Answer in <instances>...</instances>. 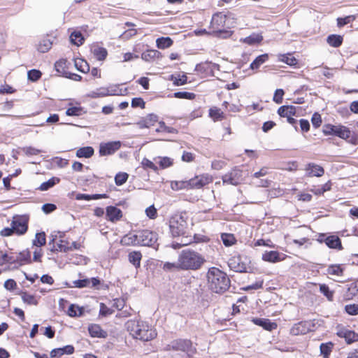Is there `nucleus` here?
Masks as SVG:
<instances>
[{"label": "nucleus", "instance_id": "obj_43", "mask_svg": "<svg viewBox=\"0 0 358 358\" xmlns=\"http://www.w3.org/2000/svg\"><path fill=\"white\" fill-rule=\"evenodd\" d=\"M210 116L215 120H221L223 118V112L217 107H213L209 110Z\"/></svg>", "mask_w": 358, "mask_h": 358}, {"label": "nucleus", "instance_id": "obj_52", "mask_svg": "<svg viewBox=\"0 0 358 358\" xmlns=\"http://www.w3.org/2000/svg\"><path fill=\"white\" fill-rule=\"evenodd\" d=\"M159 52L157 50H151L143 52L141 55L143 59L148 61L150 59L155 58L158 56Z\"/></svg>", "mask_w": 358, "mask_h": 358}, {"label": "nucleus", "instance_id": "obj_55", "mask_svg": "<svg viewBox=\"0 0 358 358\" xmlns=\"http://www.w3.org/2000/svg\"><path fill=\"white\" fill-rule=\"evenodd\" d=\"M82 110L80 107H71L66 110V114L69 116H78L81 115Z\"/></svg>", "mask_w": 358, "mask_h": 358}, {"label": "nucleus", "instance_id": "obj_3", "mask_svg": "<svg viewBox=\"0 0 358 358\" xmlns=\"http://www.w3.org/2000/svg\"><path fill=\"white\" fill-rule=\"evenodd\" d=\"M127 330L135 338L143 341L153 339L157 334L146 322L130 320L127 323Z\"/></svg>", "mask_w": 358, "mask_h": 358}, {"label": "nucleus", "instance_id": "obj_60", "mask_svg": "<svg viewBox=\"0 0 358 358\" xmlns=\"http://www.w3.org/2000/svg\"><path fill=\"white\" fill-rule=\"evenodd\" d=\"M311 122L315 128H318L322 124L321 115L318 113H315L312 116Z\"/></svg>", "mask_w": 358, "mask_h": 358}, {"label": "nucleus", "instance_id": "obj_32", "mask_svg": "<svg viewBox=\"0 0 358 358\" xmlns=\"http://www.w3.org/2000/svg\"><path fill=\"white\" fill-rule=\"evenodd\" d=\"M307 329L303 322H299L294 324L290 329V332L292 335L304 334L306 333Z\"/></svg>", "mask_w": 358, "mask_h": 358}, {"label": "nucleus", "instance_id": "obj_14", "mask_svg": "<svg viewBox=\"0 0 358 358\" xmlns=\"http://www.w3.org/2000/svg\"><path fill=\"white\" fill-rule=\"evenodd\" d=\"M171 347L175 350L189 352L192 349V342L187 339H178L171 343Z\"/></svg>", "mask_w": 358, "mask_h": 358}, {"label": "nucleus", "instance_id": "obj_46", "mask_svg": "<svg viewBox=\"0 0 358 358\" xmlns=\"http://www.w3.org/2000/svg\"><path fill=\"white\" fill-rule=\"evenodd\" d=\"M66 62L67 61L66 59H60L57 61L55 64L56 71L59 73L65 74L66 76L68 73L65 71V69L66 67Z\"/></svg>", "mask_w": 358, "mask_h": 358}, {"label": "nucleus", "instance_id": "obj_64", "mask_svg": "<svg viewBox=\"0 0 358 358\" xmlns=\"http://www.w3.org/2000/svg\"><path fill=\"white\" fill-rule=\"evenodd\" d=\"M131 106L134 108L141 107L145 108V101L141 98H134L131 101Z\"/></svg>", "mask_w": 358, "mask_h": 358}, {"label": "nucleus", "instance_id": "obj_22", "mask_svg": "<svg viewBox=\"0 0 358 358\" xmlns=\"http://www.w3.org/2000/svg\"><path fill=\"white\" fill-rule=\"evenodd\" d=\"M16 262L19 263L20 265L30 264L31 260L29 250H27L20 252L16 257Z\"/></svg>", "mask_w": 358, "mask_h": 358}, {"label": "nucleus", "instance_id": "obj_49", "mask_svg": "<svg viewBox=\"0 0 358 358\" xmlns=\"http://www.w3.org/2000/svg\"><path fill=\"white\" fill-rule=\"evenodd\" d=\"M128 179V174L126 173H119L115 177V182L117 185H123Z\"/></svg>", "mask_w": 358, "mask_h": 358}, {"label": "nucleus", "instance_id": "obj_45", "mask_svg": "<svg viewBox=\"0 0 358 358\" xmlns=\"http://www.w3.org/2000/svg\"><path fill=\"white\" fill-rule=\"evenodd\" d=\"M171 188L173 190H179L182 189H189L188 181H174L171 182Z\"/></svg>", "mask_w": 358, "mask_h": 358}, {"label": "nucleus", "instance_id": "obj_48", "mask_svg": "<svg viewBox=\"0 0 358 358\" xmlns=\"http://www.w3.org/2000/svg\"><path fill=\"white\" fill-rule=\"evenodd\" d=\"M262 37L259 35H252L244 38L243 41L249 45H254L259 43Z\"/></svg>", "mask_w": 358, "mask_h": 358}, {"label": "nucleus", "instance_id": "obj_34", "mask_svg": "<svg viewBox=\"0 0 358 358\" xmlns=\"http://www.w3.org/2000/svg\"><path fill=\"white\" fill-rule=\"evenodd\" d=\"M83 313V308L79 307L75 304H71L68 309V315L70 317L80 316Z\"/></svg>", "mask_w": 358, "mask_h": 358}, {"label": "nucleus", "instance_id": "obj_58", "mask_svg": "<svg viewBox=\"0 0 358 358\" xmlns=\"http://www.w3.org/2000/svg\"><path fill=\"white\" fill-rule=\"evenodd\" d=\"M141 164L144 169L149 168L150 169H152L155 171H157V169H158L157 166L152 162H151L150 160H149L147 158H144L142 160Z\"/></svg>", "mask_w": 358, "mask_h": 358}, {"label": "nucleus", "instance_id": "obj_41", "mask_svg": "<svg viewBox=\"0 0 358 358\" xmlns=\"http://www.w3.org/2000/svg\"><path fill=\"white\" fill-rule=\"evenodd\" d=\"M222 242L225 246H231L234 244L236 238L231 234H222L221 236Z\"/></svg>", "mask_w": 358, "mask_h": 358}, {"label": "nucleus", "instance_id": "obj_61", "mask_svg": "<svg viewBox=\"0 0 358 358\" xmlns=\"http://www.w3.org/2000/svg\"><path fill=\"white\" fill-rule=\"evenodd\" d=\"M284 91L282 89L276 90L273 96V101L276 103H281L282 102V96Z\"/></svg>", "mask_w": 358, "mask_h": 358}, {"label": "nucleus", "instance_id": "obj_51", "mask_svg": "<svg viewBox=\"0 0 358 358\" xmlns=\"http://www.w3.org/2000/svg\"><path fill=\"white\" fill-rule=\"evenodd\" d=\"M94 54L96 55L97 59L103 60L107 56V51L103 48H98L94 49Z\"/></svg>", "mask_w": 358, "mask_h": 358}, {"label": "nucleus", "instance_id": "obj_23", "mask_svg": "<svg viewBox=\"0 0 358 358\" xmlns=\"http://www.w3.org/2000/svg\"><path fill=\"white\" fill-rule=\"evenodd\" d=\"M239 258H233L229 261V266L234 269L236 272H245L247 267L243 263H240Z\"/></svg>", "mask_w": 358, "mask_h": 358}, {"label": "nucleus", "instance_id": "obj_63", "mask_svg": "<svg viewBox=\"0 0 358 358\" xmlns=\"http://www.w3.org/2000/svg\"><path fill=\"white\" fill-rule=\"evenodd\" d=\"M113 310L108 308L104 303L100 304V315L102 316H108L113 314Z\"/></svg>", "mask_w": 358, "mask_h": 358}, {"label": "nucleus", "instance_id": "obj_25", "mask_svg": "<svg viewBox=\"0 0 358 358\" xmlns=\"http://www.w3.org/2000/svg\"><path fill=\"white\" fill-rule=\"evenodd\" d=\"M129 261L136 268H138L141 265V260L142 258V255L138 251H133L130 252L128 255Z\"/></svg>", "mask_w": 358, "mask_h": 358}, {"label": "nucleus", "instance_id": "obj_44", "mask_svg": "<svg viewBox=\"0 0 358 358\" xmlns=\"http://www.w3.org/2000/svg\"><path fill=\"white\" fill-rule=\"evenodd\" d=\"M52 47V42L50 39L43 40L38 45V50L41 52H48Z\"/></svg>", "mask_w": 358, "mask_h": 358}, {"label": "nucleus", "instance_id": "obj_24", "mask_svg": "<svg viewBox=\"0 0 358 358\" xmlns=\"http://www.w3.org/2000/svg\"><path fill=\"white\" fill-rule=\"evenodd\" d=\"M94 150L91 146L83 147L77 150L76 156L79 158H90L94 155Z\"/></svg>", "mask_w": 358, "mask_h": 358}, {"label": "nucleus", "instance_id": "obj_31", "mask_svg": "<svg viewBox=\"0 0 358 358\" xmlns=\"http://www.w3.org/2000/svg\"><path fill=\"white\" fill-rule=\"evenodd\" d=\"M262 259L266 262H275L279 260V253L277 251L266 252L263 254Z\"/></svg>", "mask_w": 358, "mask_h": 358}, {"label": "nucleus", "instance_id": "obj_42", "mask_svg": "<svg viewBox=\"0 0 358 358\" xmlns=\"http://www.w3.org/2000/svg\"><path fill=\"white\" fill-rule=\"evenodd\" d=\"M356 20V15H351L346 16L343 18L338 17L337 19V25L339 27H343L344 25L349 24Z\"/></svg>", "mask_w": 358, "mask_h": 358}, {"label": "nucleus", "instance_id": "obj_7", "mask_svg": "<svg viewBox=\"0 0 358 358\" xmlns=\"http://www.w3.org/2000/svg\"><path fill=\"white\" fill-rule=\"evenodd\" d=\"M223 184L238 185L243 181L242 171L236 168L231 169L222 176Z\"/></svg>", "mask_w": 358, "mask_h": 358}, {"label": "nucleus", "instance_id": "obj_16", "mask_svg": "<svg viewBox=\"0 0 358 358\" xmlns=\"http://www.w3.org/2000/svg\"><path fill=\"white\" fill-rule=\"evenodd\" d=\"M327 272L329 275L334 277V280L337 282H343L341 278L343 277V268L339 264H331L328 266Z\"/></svg>", "mask_w": 358, "mask_h": 358}, {"label": "nucleus", "instance_id": "obj_9", "mask_svg": "<svg viewBox=\"0 0 358 358\" xmlns=\"http://www.w3.org/2000/svg\"><path fill=\"white\" fill-rule=\"evenodd\" d=\"M188 181L189 188L199 189L213 182V178L209 174L197 176Z\"/></svg>", "mask_w": 358, "mask_h": 358}, {"label": "nucleus", "instance_id": "obj_38", "mask_svg": "<svg viewBox=\"0 0 358 358\" xmlns=\"http://www.w3.org/2000/svg\"><path fill=\"white\" fill-rule=\"evenodd\" d=\"M320 291L323 294L329 301H333L334 292L330 290L329 287L325 284L320 285Z\"/></svg>", "mask_w": 358, "mask_h": 358}, {"label": "nucleus", "instance_id": "obj_47", "mask_svg": "<svg viewBox=\"0 0 358 358\" xmlns=\"http://www.w3.org/2000/svg\"><path fill=\"white\" fill-rule=\"evenodd\" d=\"M27 76L29 80L35 82L41 78L42 73L39 70L32 69L28 71Z\"/></svg>", "mask_w": 358, "mask_h": 358}, {"label": "nucleus", "instance_id": "obj_36", "mask_svg": "<svg viewBox=\"0 0 358 358\" xmlns=\"http://www.w3.org/2000/svg\"><path fill=\"white\" fill-rule=\"evenodd\" d=\"M89 333L92 337H102L103 336V330L100 327V326L97 324L90 325L88 328Z\"/></svg>", "mask_w": 358, "mask_h": 358}, {"label": "nucleus", "instance_id": "obj_28", "mask_svg": "<svg viewBox=\"0 0 358 358\" xmlns=\"http://www.w3.org/2000/svg\"><path fill=\"white\" fill-rule=\"evenodd\" d=\"M173 44V41L170 37L158 38L156 41L157 47L159 49L169 48Z\"/></svg>", "mask_w": 358, "mask_h": 358}, {"label": "nucleus", "instance_id": "obj_10", "mask_svg": "<svg viewBox=\"0 0 358 358\" xmlns=\"http://www.w3.org/2000/svg\"><path fill=\"white\" fill-rule=\"evenodd\" d=\"M121 143L120 141H112L106 143H101L99 147L101 156L110 155L120 149Z\"/></svg>", "mask_w": 358, "mask_h": 358}, {"label": "nucleus", "instance_id": "obj_5", "mask_svg": "<svg viewBox=\"0 0 358 358\" xmlns=\"http://www.w3.org/2000/svg\"><path fill=\"white\" fill-rule=\"evenodd\" d=\"M324 133L325 135H335L341 138L347 139L350 138L351 131L348 128L342 125H331L327 124L324 129Z\"/></svg>", "mask_w": 358, "mask_h": 358}, {"label": "nucleus", "instance_id": "obj_17", "mask_svg": "<svg viewBox=\"0 0 358 358\" xmlns=\"http://www.w3.org/2000/svg\"><path fill=\"white\" fill-rule=\"evenodd\" d=\"M320 241L322 242L323 240L320 239ZM324 242L330 248L337 249L339 250L343 249L341 239L337 236H329L324 240Z\"/></svg>", "mask_w": 358, "mask_h": 358}, {"label": "nucleus", "instance_id": "obj_13", "mask_svg": "<svg viewBox=\"0 0 358 358\" xmlns=\"http://www.w3.org/2000/svg\"><path fill=\"white\" fill-rule=\"evenodd\" d=\"M305 171H306V176L308 177H321L324 173V169L321 166L314 163H308L305 167Z\"/></svg>", "mask_w": 358, "mask_h": 358}, {"label": "nucleus", "instance_id": "obj_11", "mask_svg": "<svg viewBox=\"0 0 358 358\" xmlns=\"http://www.w3.org/2000/svg\"><path fill=\"white\" fill-rule=\"evenodd\" d=\"M226 19V15L222 14V13L213 15L210 22L211 27L214 30L221 32L222 29L225 26Z\"/></svg>", "mask_w": 358, "mask_h": 358}, {"label": "nucleus", "instance_id": "obj_35", "mask_svg": "<svg viewBox=\"0 0 358 358\" xmlns=\"http://www.w3.org/2000/svg\"><path fill=\"white\" fill-rule=\"evenodd\" d=\"M320 348V353L323 355V357L329 358V356L332 351L333 344L331 343H322Z\"/></svg>", "mask_w": 358, "mask_h": 358}, {"label": "nucleus", "instance_id": "obj_37", "mask_svg": "<svg viewBox=\"0 0 358 358\" xmlns=\"http://www.w3.org/2000/svg\"><path fill=\"white\" fill-rule=\"evenodd\" d=\"M75 66L78 71L83 73H87L90 71L89 64L83 59L76 60Z\"/></svg>", "mask_w": 358, "mask_h": 358}, {"label": "nucleus", "instance_id": "obj_50", "mask_svg": "<svg viewBox=\"0 0 358 358\" xmlns=\"http://www.w3.org/2000/svg\"><path fill=\"white\" fill-rule=\"evenodd\" d=\"M109 96L122 95V90L119 88V85H113L108 87Z\"/></svg>", "mask_w": 358, "mask_h": 358}, {"label": "nucleus", "instance_id": "obj_19", "mask_svg": "<svg viewBox=\"0 0 358 358\" xmlns=\"http://www.w3.org/2000/svg\"><path fill=\"white\" fill-rule=\"evenodd\" d=\"M254 324L262 327L264 329L271 331L276 329L277 324L271 322L268 319L254 318L252 320Z\"/></svg>", "mask_w": 358, "mask_h": 358}, {"label": "nucleus", "instance_id": "obj_6", "mask_svg": "<svg viewBox=\"0 0 358 358\" xmlns=\"http://www.w3.org/2000/svg\"><path fill=\"white\" fill-rule=\"evenodd\" d=\"M138 245L152 246L157 241V234L149 230H143L137 233Z\"/></svg>", "mask_w": 358, "mask_h": 358}, {"label": "nucleus", "instance_id": "obj_56", "mask_svg": "<svg viewBox=\"0 0 358 358\" xmlns=\"http://www.w3.org/2000/svg\"><path fill=\"white\" fill-rule=\"evenodd\" d=\"M74 287H90V279L78 280L73 282Z\"/></svg>", "mask_w": 358, "mask_h": 358}, {"label": "nucleus", "instance_id": "obj_33", "mask_svg": "<svg viewBox=\"0 0 358 358\" xmlns=\"http://www.w3.org/2000/svg\"><path fill=\"white\" fill-rule=\"evenodd\" d=\"M268 55L264 54L258 56L250 64L251 69H257L263 63L268 59Z\"/></svg>", "mask_w": 358, "mask_h": 358}, {"label": "nucleus", "instance_id": "obj_12", "mask_svg": "<svg viewBox=\"0 0 358 358\" xmlns=\"http://www.w3.org/2000/svg\"><path fill=\"white\" fill-rule=\"evenodd\" d=\"M337 335L340 338H343L348 344L358 341V334L346 328L339 329Z\"/></svg>", "mask_w": 358, "mask_h": 358}, {"label": "nucleus", "instance_id": "obj_4", "mask_svg": "<svg viewBox=\"0 0 358 358\" xmlns=\"http://www.w3.org/2000/svg\"><path fill=\"white\" fill-rule=\"evenodd\" d=\"M169 228L173 237L184 236L188 228L187 217L178 214L173 215L169 220Z\"/></svg>", "mask_w": 358, "mask_h": 358}, {"label": "nucleus", "instance_id": "obj_39", "mask_svg": "<svg viewBox=\"0 0 358 358\" xmlns=\"http://www.w3.org/2000/svg\"><path fill=\"white\" fill-rule=\"evenodd\" d=\"M45 234L44 232L37 233L35 239L33 241V245L41 247L45 244Z\"/></svg>", "mask_w": 358, "mask_h": 358}, {"label": "nucleus", "instance_id": "obj_53", "mask_svg": "<svg viewBox=\"0 0 358 358\" xmlns=\"http://www.w3.org/2000/svg\"><path fill=\"white\" fill-rule=\"evenodd\" d=\"M174 96L179 99H193L195 97V94L187 92H178L174 94Z\"/></svg>", "mask_w": 358, "mask_h": 358}, {"label": "nucleus", "instance_id": "obj_57", "mask_svg": "<svg viewBox=\"0 0 358 358\" xmlns=\"http://www.w3.org/2000/svg\"><path fill=\"white\" fill-rule=\"evenodd\" d=\"M280 60L289 66H294L296 64V59L294 57H291L290 55L281 56Z\"/></svg>", "mask_w": 358, "mask_h": 358}, {"label": "nucleus", "instance_id": "obj_27", "mask_svg": "<svg viewBox=\"0 0 358 358\" xmlns=\"http://www.w3.org/2000/svg\"><path fill=\"white\" fill-rule=\"evenodd\" d=\"M327 41L329 45L338 48L343 43V37L340 35L331 34L327 37Z\"/></svg>", "mask_w": 358, "mask_h": 358}, {"label": "nucleus", "instance_id": "obj_18", "mask_svg": "<svg viewBox=\"0 0 358 358\" xmlns=\"http://www.w3.org/2000/svg\"><path fill=\"white\" fill-rule=\"evenodd\" d=\"M74 352V348L72 345H66L64 348L53 349L50 352V356L52 358H58L64 354L71 355Z\"/></svg>", "mask_w": 358, "mask_h": 358}, {"label": "nucleus", "instance_id": "obj_15", "mask_svg": "<svg viewBox=\"0 0 358 358\" xmlns=\"http://www.w3.org/2000/svg\"><path fill=\"white\" fill-rule=\"evenodd\" d=\"M106 215L108 220L115 222L122 218V212L117 207L110 206L106 208Z\"/></svg>", "mask_w": 358, "mask_h": 358}, {"label": "nucleus", "instance_id": "obj_26", "mask_svg": "<svg viewBox=\"0 0 358 358\" xmlns=\"http://www.w3.org/2000/svg\"><path fill=\"white\" fill-rule=\"evenodd\" d=\"M108 195L106 194H78L76 196L77 200H87L90 201L92 199H99L103 198H108Z\"/></svg>", "mask_w": 358, "mask_h": 358}, {"label": "nucleus", "instance_id": "obj_1", "mask_svg": "<svg viewBox=\"0 0 358 358\" xmlns=\"http://www.w3.org/2000/svg\"><path fill=\"white\" fill-rule=\"evenodd\" d=\"M209 289L217 294L225 292L230 286V280L227 275L215 267H211L207 273Z\"/></svg>", "mask_w": 358, "mask_h": 358}, {"label": "nucleus", "instance_id": "obj_29", "mask_svg": "<svg viewBox=\"0 0 358 358\" xmlns=\"http://www.w3.org/2000/svg\"><path fill=\"white\" fill-rule=\"evenodd\" d=\"M154 160L162 169H166L173 164V159L168 157H157Z\"/></svg>", "mask_w": 358, "mask_h": 358}, {"label": "nucleus", "instance_id": "obj_30", "mask_svg": "<svg viewBox=\"0 0 358 358\" xmlns=\"http://www.w3.org/2000/svg\"><path fill=\"white\" fill-rule=\"evenodd\" d=\"M59 181H60V179L59 178L53 177V178H50V180H48V181L43 182L41 185V186L38 187V189L41 191H46L48 189L52 187L56 184L59 183Z\"/></svg>", "mask_w": 358, "mask_h": 358}, {"label": "nucleus", "instance_id": "obj_59", "mask_svg": "<svg viewBox=\"0 0 358 358\" xmlns=\"http://www.w3.org/2000/svg\"><path fill=\"white\" fill-rule=\"evenodd\" d=\"M22 299L25 303H27L28 304H34L35 305L37 303V301L35 299V298L34 297V296L29 294L26 292L22 293Z\"/></svg>", "mask_w": 358, "mask_h": 358}, {"label": "nucleus", "instance_id": "obj_54", "mask_svg": "<svg viewBox=\"0 0 358 358\" xmlns=\"http://www.w3.org/2000/svg\"><path fill=\"white\" fill-rule=\"evenodd\" d=\"M345 311L351 315H358V304L346 305L345 307Z\"/></svg>", "mask_w": 358, "mask_h": 358}, {"label": "nucleus", "instance_id": "obj_8", "mask_svg": "<svg viewBox=\"0 0 358 358\" xmlns=\"http://www.w3.org/2000/svg\"><path fill=\"white\" fill-rule=\"evenodd\" d=\"M29 218L26 215H17L13 217L12 226L15 233L22 235L26 233L28 229Z\"/></svg>", "mask_w": 358, "mask_h": 358}, {"label": "nucleus", "instance_id": "obj_40", "mask_svg": "<svg viewBox=\"0 0 358 358\" xmlns=\"http://www.w3.org/2000/svg\"><path fill=\"white\" fill-rule=\"evenodd\" d=\"M70 38L71 43L78 46L83 44V42L84 41V38L83 37L82 34L80 32L77 31L73 32L71 34Z\"/></svg>", "mask_w": 358, "mask_h": 358}, {"label": "nucleus", "instance_id": "obj_2", "mask_svg": "<svg viewBox=\"0 0 358 358\" xmlns=\"http://www.w3.org/2000/svg\"><path fill=\"white\" fill-rule=\"evenodd\" d=\"M205 262L204 257L200 253L189 249L182 250L178 256V266L184 271L198 270Z\"/></svg>", "mask_w": 358, "mask_h": 358}, {"label": "nucleus", "instance_id": "obj_20", "mask_svg": "<svg viewBox=\"0 0 358 358\" xmlns=\"http://www.w3.org/2000/svg\"><path fill=\"white\" fill-rule=\"evenodd\" d=\"M296 108L293 106H282L278 110V113L280 117H287L294 116L296 114Z\"/></svg>", "mask_w": 358, "mask_h": 358}, {"label": "nucleus", "instance_id": "obj_62", "mask_svg": "<svg viewBox=\"0 0 358 358\" xmlns=\"http://www.w3.org/2000/svg\"><path fill=\"white\" fill-rule=\"evenodd\" d=\"M163 268L166 271L181 270L178 266V260L174 263L166 262L163 266Z\"/></svg>", "mask_w": 358, "mask_h": 358}, {"label": "nucleus", "instance_id": "obj_21", "mask_svg": "<svg viewBox=\"0 0 358 358\" xmlns=\"http://www.w3.org/2000/svg\"><path fill=\"white\" fill-rule=\"evenodd\" d=\"M120 243L122 245H127H127H138L137 234H128L124 236L120 241Z\"/></svg>", "mask_w": 358, "mask_h": 358}]
</instances>
